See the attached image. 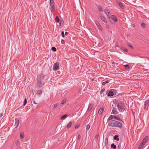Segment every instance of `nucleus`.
Segmentation results:
<instances>
[{
	"instance_id": "nucleus-1",
	"label": "nucleus",
	"mask_w": 149,
	"mask_h": 149,
	"mask_svg": "<svg viewBox=\"0 0 149 149\" xmlns=\"http://www.w3.org/2000/svg\"><path fill=\"white\" fill-rule=\"evenodd\" d=\"M108 125L109 126L112 127H117L118 128H121L122 127V124L120 122L115 120H112L108 123Z\"/></svg>"
},
{
	"instance_id": "nucleus-2",
	"label": "nucleus",
	"mask_w": 149,
	"mask_h": 149,
	"mask_svg": "<svg viewBox=\"0 0 149 149\" xmlns=\"http://www.w3.org/2000/svg\"><path fill=\"white\" fill-rule=\"evenodd\" d=\"M42 75V74L41 75L40 74V75L37 76V80L38 82L37 85L39 87H41L44 85V83L43 82V78Z\"/></svg>"
},
{
	"instance_id": "nucleus-3",
	"label": "nucleus",
	"mask_w": 149,
	"mask_h": 149,
	"mask_svg": "<svg viewBox=\"0 0 149 149\" xmlns=\"http://www.w3.org/2000/svg\"><path fill=\"white\" fill-rule=\"evenodd\" d=\"M50 4L49 9L51 12H52L54 11L55 9L54 3L53 0H50Z\"/></svg>"
},
{
	"instance_id": "nucleus-4",
	"label": "nucleus",
	"mask_w": 149,
	"mask_h": 149,
	"mask_svg": "<svg viewBox=\"0 0 149 149\" xmlns=\"http://www.w3.org/2000/svg\"><path fill=\"white\" fill-rule=\"evenodd\" d=\"M59 69V63L58 62H56L54 64L53 67V70L55 71H56Z\"/></svg>"
},
{
	"instance_id": "nucleus-5",
	"label": "nucleus",
	"mask_w": 149,
	"mask_h": 149,
	"mask_svg": "<svg viewBox=\"0 0 149 149\" xmlns=\"http://www.w3.org/2000/svg\"><path fill=\"white\" fill-rule=\"evenodd\" d=\"M149 106V100H146L144 102L143 109L145 110H147L148 109V107Z\"/></svg>"
},
{
	"instance_id": "nucleus-6",
	"label": "nucleus",
	"mask_w": 149,
	"mask_h": 149,
	"mask_svg": "<svg viewBox=\"0 0 149 149\" xmlns=\"http://www.w3.org/2000/svg\"><path fill=\"white\" fill-rule=\"evenodd\" d=\"M116 91V90L114 89L110 90L108 93V96L110 97L114 95V92Z\"/></svg>"
},
{
	"instance_id": "nucleus-7",
	"label": "nucleus",
	"mask_w": 149,
	"mask_h": 149,
	"mask_svg": "<svg viewBox=\"0 0 149 149\" xmlns=\"http://www.w3.org/2000/svg\"><path fill=\"white\" fill-rule=\"evenodd\" d=\"M116 104L117 107L124 106V103H123L120 100H117Z\"/></svg>"
},
{
	"instance_id": "nucleus-8",
	"label": "nucleus",
	"mask_w": 149,
	"mask_h": 149,
	"mask_svg": "<svg viewBox=\"0 0 149 149\" xmlns=\"http://www.w3.org/2000/svg\"><path fill=\"white\" fill-rule=\"evenodd\" d=\"M95 23L98 29L101 30V31H102L103 29L102 27L100 25L99 23L96 20L95 21Z\"/></svg>"
},
{
	"instance_id": "nucleus-9",
	"label": "nucleus",
	"mask_w": 149,
	"mask_h": 149,
	"mask_svg": "<svg viewBox=\"0 0 149 149\" xmlns=\"http://www.w3.org/2000/svg\"><path fill=\"white\" fill-rule=\"evenodd\" d=\"M15 128L14 130V131L15 130V129L17 128L19 124V121L18 119V118H15Z\"/></svg>"
},
{
	"instance_id": "nucleus-10",
	"label": "nucleus",
	"mask_w": 149,
	"mask_h": 149,
	"mask_svg": "<svg viewBox=\"0 0 149 149\" xmlns=\"http://www.w3.org/2000/svg\"><path fill=\"white\" fill-rule=\"evenodd\" d=\"M118 108V110L120 112H123L125 109V108L124 107V106H119V107H117Z\"/></svg>"
},
{
	"instance_id": "nucleus-11",
	"label": "nucleus",
	"mask_w": 149,
	"mask_h": 149,
	"mask_svg": "<svg viewBox=\"0 0 149 149\" xmlns=\"http://www.w3.org/2000/svg\"><path fill=\"white\" fill-rule=\"evenodd\" d=\"M110 19L114 22V23L117 21V20L116 16L114 15H112L110 17Z\"/></svg>"
},
{
	"instance_id": "nucleus-12",
	"label": "nucleus",
	"mask_w": 149,
	"mask_h": 149,
	"mask_svg": "<svg viewBox=\"0 0 149 149\" xmlns=\"http://www.w3.org/2000/svg\"><path fill=\"white\" fill-rule=\"evenodd\" d=\"M113 118H114L115 119H116L118 121H121V122H123V120L121 119L119 116H114L113 115Z\"/></svg>"
},
{
	"instance_id": "nucleus-13",
	"label": "nucleus",
	"mask_w": 149,
	"mask_h": 149,
	"mask_svg": "<svg viewBox=\"0 0 149 149\" xmlns=\"http://www.w3.org/2000/svg\"><path fill=\"white\" fill-rule=\"evenodd\" d=\"M118 113V112L117 111L116 108H113L112 109V111L111 113H112L113 114H117Z\"/></svg>"
},
{
	"instance_id": "nucleus-14",
	"label": "nucleus",
	"mask_w": 149,
	"mask_h": 149,
	"mask_svg": "<svg viewBox=\"0 0 149 149\" xmlns=\"http://www.w3.org/2000/svg\"><path fill=\"white\" fill-rule=\"evenodd\" d=\"M100 18L101 19V20L104 22L105 23H107V20H106L105 18L103 16H101L100 17Z\"/></svg>"
},
{
	"instance_id": "nucleus-15",
	"label": "nucleus",
	"mask_w": 149,
	"mask_h": 149,
	"mask_svg": "<svg viewBox=\"0 0 149 149\" xmlns=\"http://www.w3.org/2000/svg\"><path fill=\"white\" fill-rule=\"evenodd\" d=\"M104 12L107 15V16H109L110 15V13L109 12L108 10L105 9L104 10Z\"/></svg>"
},
{
	"instance_id": "nucleus-16",
	"label": "nucleus",
	"mask_w": 149,
	"mask_h": 149,
	"mask_svg": "<svg viewBox=\"0 0 149 149\" xmlns=\"http://www.w3.org/2000/svg\"><path fill=\"white\" fill-rule=\"evenodd\" d=\"M148 136H146L143 139V141L145 143H146L147 142L148 140Z\"/></svg>"
},
{
	"instance_id": "nucleus-17",
	"label": "nucleus",
	"mask_w": 149,
	"mask_h": 149,
	"mask_svg": "<svg viewBox=\"0 0 149 149\" xmlns=\"http://www.w3.org/2000/svg\"><path fill=\"white\" fill-rule=\"evenodd\" d=\"M93 104H89L88 105V110H91L93 107Z\"/></svg>"
},
{
	"instance_id": "nucleus-18",
	"label": "nucleus",
	"mask_w": 149,
	"mask_h": 149,
	"mask_svg": "<svg viewBox=\"0 0 149 149\" xmlns=\"http://www.w3.org/2000/svg\"><path fill=\"white\" fill-rule=\"evenodd\" d=\"M118 136L117 135H116L113 137V139L116 140L117 141H118L119 140V138H118Z\"/></svg>"
},
{
	"instance_id": "nucleus-19",
	"label": "nucleus",
	"mask_w": 149,
	"mask_h": 149,
	"mask_svg": "<svg viewBox=\"0 0 149 149\" xmlns=\"http://www.w3.org/2000/svg\"><path fill=\"white\" fill-rule=\"evenodd\" d=\"M72 125V122H69V123L67 125L66 127L68 129H69L71 127Z\"/></svg>"
},
{
	"instance_id": "nucleus-20",
	"label": "nucleus",
	"mask_w": 149,
	"mask_h": 149,
	"mask_svg": "<svg viewBox=\"0 0 149 149\" xmlns=\"http://www.w3.org/2000/svg\"><path fill=\"white\" fill-rule=\"evenodd\" d=\"M124 66L125 67V69L126 70H127L129 69L130 68V66L127 64L124 65Z\"/></svg>"
},
{
	"instance_id": "nucleus-21",
	"label": "nucleus",
	"mask_w": 149,
	"mask_h": 149,
	"mask_svg": "<svg viewBox=\"0 0 149 149\" xmlns=\"http://www.w3.org/2000/svg\"><path fill=\"white\" fill-rule=\"evenodd\" d=\"M103 111V108H100L99 109L98 111V113L99 114H100L102 113Z\"/></svg>"
},
{
	"instance_id": "nucleus-22",
	"label": "nucleus",
	"mask_w": 149,
	"mask_h": 149,
	"mask_svg": "<svg viewBox=\"0 0 149 149\" xmlns=\"http://www.w3.org/2000/svg\"><path fill=\"white\" fill-rule=\"evenodd\" d=\"M111 148L114 149H115L116 148V146L114 143H112L111 145Z\"/></svg>"
},
{
	"instance_id": "nucleus-23",
	"label": "nucleus",
	"mask_w": 149,
	"mask_h": 149,
	"mask_svg": "<svg viewBox=\"0 0 149 149\" xmlns=\"http://www.w3.org/2000/svg\"><path fill=\"white\" fill-rule=\"evenodd\" d=\"M97 9L100 12L102 11L103 10L101 6H99L97 7Z\"/></svg>"
},
{
	"instance_id": "nucleus-24",
	"label": "nucleus",
	"mask_w": 149,
	"mask_h": 149,
	"mask_svg": "<svg viewBox=\"0 0 149 149\" xmlns=\"http://www.w3.org/2000/svg\"><path fill=\"white\" fill-rule=\"evenodd\" d=\"M113 118V115H111L108 118L107 120H110L112 119V118Z\"/></svg>"
},
{
	"instance_id": "nucleus-25",
	"label": "nucleus",
	"mask_w": 149,
	"mask_h": 149,
	"mask_svg": "<svg viewBox=\"0 0 149 149\" xmlns=\"http://www.w3.org/2000/svg\"><path fill=\"white\" fill-rule=\"evenodd\" d=\"M20 137L21 139H22L24 138V134L23 133L21 132L20 134Z\"/></svg>"
},
{
	"instance_id": "nucleus-26",
	"label": "nucleus",
	"mask_w": 149,
	"mask_h": 149,
	"mask_svg": "<svg viewBox=\"0 0 149 149\" xmlns=\"http://www.w3.org/2000/svg\"><path fill=\"white\" fill-rule=\"evenodd\" d=\"M110 81L109 80H107L104 82H103L102 83V85H105L106 84H107Z\"/></svg>"
},
{
	"instance_id": "nucleus-27",
	"label": "nucleus",
	"mask_w": 149,
	"mask_h": 149,
	"mask_svg": "<svg viewBox=\"0 0 149 149\" xmlns=\"http://www.w3.org/2000/svg\"><path fill=\"white\" fill-rule=\"evenodd\" d=\"M67 116V114H65V115H63V116H62L61 117V120L63 119L64 118H66Z\"/></svg>"
},
{
	"instance_id": "nucleus-28",
	"label": "nucleus",
	"mask_w": 149,
	"mask_h": 149,
	"mask_svg": "<svg viewBox=\"0 0 149 149\" xmlns=\"http://www.w3.org/2000/svg\"><path fill=\"white\" fill-rule=\"evenodd\" d=\"M55 21L57 23H58L59 22V18H58V17L56 16L55 19Z\"/></svg>"
},
{
	"instance_id": "nucleus-29",
	"label": "nucleus",
	"mask_w": 149,
	"mask_h": 149,
	"mask_svg": "<svg viewBox=\"0 0 149 149\" xmlns=\"http://www.w3.org/2000/svg\"><path fill=\"white\" fill-rule=\"evenodd\" d=\"M90 128V125H89L88 124L86 125V130L87 131Z\"/></svg>"
},
{
	"instance_id": "nucleus-30",
	"label": "nucleus",
	"mask_w": 149,
	"mask_h": 149,
	"mask_svg": "<svg viewBox=\"0 0 149 149\" xmlns=\"http://www.w3.org/2000/svg\"><path fill=\"white\" fill-rule=\"evenodd\" d=\"M118 5H119V6L121 7V8H122V7H123V6L122 4V3L121 2H119L118 3Z\"/></svg>"
},
{
	"instance_id": "nucleus-31",
	"label": "nucleus",
	"mask_w": 149,
	"mask_h": 149,
	"mask_svg": "<svg viewBox=\"0 0 149 149\" xmlns=\"http://www.w3.org/2000/svg\"><path fill=\"white\" fill-rule=\"evenodd\" d=\"M66 101V100L65 99H64L61 102V104H63L65 103Z\"/></svg>"
},
{
	"instance_id": "nucleus-32",
	"label": "nucleus",
	"mask_w": 149,
	"mask_h": 149,
	"mask_svg": "<svg viewBox=\"0 0 149 149\" xmlns=\"http://www.w3.org/2000/svg\"><path fill=\"white\" fill-rule=\"evenodd\" d=\"M52 50L54 52H56V49L54 47H52L51 48Z\"/></svg>"
},
{
	"instance_id": "nucleus-33",
	"label": "nucleus",
	"mask_w": 149,
	"mask_h": 149,
	"mask_svg": "<svg viewBox=\"0 0 149 149\" xmlns=\"http://www.w3.org/2000/svg\"><path fill=\"white\" fill-rule=\"evenodd\" d=\"M38 94L40 95H41L42 93V91L41 90H39L38 91Z\"/></svg>"
},
{
	"instance_id": "nucleus-34",
	"label": "nucleus",
	"mask_w": 149,
	"mask_h": 149,
	"mask_svg": "<svg viewBox=\"0 0 149 149\" xmlns=\"http://www.w3.org/2000/svg\"><path fill=\"white\" fill-rule=\"evenodd\" d=\"M27 102V100L26 99V98H25V100H24V103L23 104V105L25 106Z\"/></svg>"
},
{
	"instance_id": "nucleus-35",
	"label": "nucleus",
	"mask_w": 149,
	"mask_h": 149,
	"mask_svg": "<svg viewBox=\"0 0 149 149\" xmlns=\"http://www.w3.org/2000/svg\"><path fill=\"white\" fill-rule=\"evenodd\" d=\"M141 26L142 27H143V28L145 27L146 26L145 24L144 23H141Z\"/></svg>"
},
{
	"instance_id": "nucleus-36",
	"label": "nucleus",
	"mask_w": 149,
	"mask_h": 149,
	"mask_svg": "<svg viewBox=\"0 0 149 149\" xmlns=\"http://www.w3.org/2000/svg\"><path fill=\"white\" fill-rule=\"evenodd\" d=\"M105 143L106 144H108V139L107 137H106L105 139Z\"/></svg>"
},
{
	"instance_id": "nucleus-37",
	"label": "nucleus",
	"mask_w": 149,
	"mask_h": 149,
	"mask_svg": "<svg viewBox=\"0 0 149 149\" xmlns=\"http://www.w3.org/2000/svg\"><path fill=\"white\" fill-rule=\"evenodd\" d=\"M61 35H62V37L63 38L64 37H65V35L64 34V32L63 31H62L61 32Z\"/></svg>"
},
{
	"instance_id": "nucleus-38",
	"label": "nucleus",
	"mask_w": 149,
	"mask_h": 149,
	"mask_svg": "<svg viewBox=\"0 0 149 149\" xmlns=\"http://www.w3.org/2000/svg\"><path fill=\"white\" fill-rule=\"evenodd\" d=\"M80 126V125L79 124H77L76 125L75 127V129H77Z\"/></svg>"
},
{
	"instance_id": "nucleus-39",
	"label": "nucleus",
	"mask_w": 149,
	"mask_h": 149,
	"mask_svg": "<svg viewBox=\"0 0 149 149\" xmlns=\"http://www.w3.org/2000/svg\"><path fill=\"white\" fill-rule=\"evenodd\" d=\"M121 144L120 143L118 145L117 149H120Z\"/></svg>"
},
{
	"instance_id": "nucleus-40",
	"label": "nucleus",
	"mask_w": 149,
	"mask_h": 149,
	"mask_svg": "<svg viewBox=\"0 0 149 149\" xmlns=\"http://www.w3.org/2000/svg\"><path fill=\"white\" fill-rule=\"evenodd\" d=\"M122 49L126 52H127L128 51L127 49L126 48H123Z\"/></svg>"
},
{
	"instance_id": "nucleus-41",
	"label": "nucleus",
	"mask_w": 149,
	"mask_h": 149,
	"mask_svg": "<svg viewBox=\"0 0 149 149\" xmlns=\"http://www.w3.org/2000/svg\"><path fill=\"white\" fill-rule=\"evenodd\" d=\"M104 89H102L100 92V94H101L102 93H103V92L104 91Z\"/></svg>"
},
{
	"instance_id": "nucleus-42",
	"label": "nucleus",
	"mask_w": 149,
	"mask_h": 149,
	"mask_svg": "<svg viewBox=\"0 0 149 149\" xmlns=\"http://www.w3.org/2000/svg\"><path fill=\"white\" fill-rule=\"evenodd\" d=\"M129 47L131 48L132 49H134V48L133 47V46L131 45H128Z\"/></svg>"
},
{
	"instance_id": "nucleus-43",
	"label": "nucleus",
	"mask_w": 149,
	"mask_h": 149,
	"mask_svg": "<svg viewBox=\"0 0 149 149\" xmlns=\"http://www.w3.org/2000/svg\"><path fill=\"white\" fill-rule=\"evenodd\" d=\"M61 42L62 44H64L65 43V41L63 40L62 39Z\"/></svg>"
},
{
	"instance_id": "nucleus-44",
	"label": "nucleus",
	"mask_w": 149,
	"mask_h": 149,
	"mask_svg": "<svg viewBox=\"0 0 149 149\" xmlns=\"http://www.w3.org/2000/svg\"><path fill=\"white\" fill-rule=\"evenodd\" d=\"M146 143H145L143 141L141 142V143L140 144L141 145L143 146V145Z\"/></svg>"
},
{
	"instance_id": "nucleus-45",
	"label": "nucleus",
	"mask_w": 149,
	"mask_h": 149,
	"mask_svg": "<svg viewBox=\"0 0 149 149\" xmlns=\"http://www.w3.org/2000/svg\"><path fill=\"white\" fill-rule=\"evenodd\" d=\"M143 146L142 145H141L140 144L139 147H138V148H140L141 149V148H142L143 147Z\"/></svg>"
},
{
	"instance_id": "nucleus-46",
	"label": "nucleus",
	"mask_w": 149,
	"mask_h": 149,
	"mask_svg": "<svg viewBox=\"0 0 149 149\" xmlns=\"http://www.w3.org/2000/svg\"><path fill=\"white\" fill-rule=\"evenodd\" d=\"M78 140H80L81 138V136L80 134H78Z\"/></svg>"
},
{
	"instance_id": "nucleus-47",
	"label": "nucleus",
	"mask_w": 149,
	"mask_h": 149,
	"mask_svg": "<svg viewBox=\"0 0 149 149\" xmlns=\"http://www.w3.org/2000/svg\"><path fill=\"white\" fill-rule=\"evenodd\" d=\"M58 106V104H54V108H56L57 107V106Z\"/></svg>"
},
{
	"instance_id": "nucleus-48",
	"label": "nucleus",
	"mask_w": 149,
	"mask_h": 149,
	"mask_svg": "<svg viewBox=\"0 0 149 149\" xmlns=\"http://www.w3.org/2000/svg\"><path fill=\"white\" fill-rule=\"evenodd\" d=\"M3 113H0V117L1 118L3 116Z\"/></svg>"
},
{
	"instance_id": "nucleus-49",
	"label": "nucleus",
	"mask_w": 149,
	"mask_h": 149,
	"mask_svg": "<svg viewBox=\"0 0 149 149\" xmlns=\"http://www.w3.org/2000/svg\"><path fill=\"white\" fill-rule=\"evenodd\" d=\"M106 26V28L107 29H109V25H108V24H107Z\"/></svg>"
},
{
	"instance_id": "nucleus-50",
	"label": "nucleus",
	"mask_w": 149,
	"mask_h": 149,
	"mask_svg": "<svg viewBox=\"0 0 149 149\" xmlns=\"http://www.w3.org/2000/svg\"><path fill=\"white\" fill-rule=\"evenodd\" d=\"M98 137H99V135H98V134H97V135H96L95 136V139H97V138H98Z\"/></svg>"
},
{
	"instance_id": "nucleus-51",
	"label": "nucleus",
	"mask_w": 149,
	"mask_h": 149,
	"mask_svg": "<svg viewBox=\"0 0 149 149\" xmlns=\"http://www.w3.org/2000/svg\"><path fill=\"white\" fill-rule=\"evenodd\" d=\"M68 34V32H65V35H66V36H67V35Z\"/></svg>"
},
{
	"instance_id": "nucleus-52",
	"label": "nucleus",
	"mask_w": 149,
	"mask_h": 149,
	"mask_svg": "<svg viewBox=\"0 0 149 149\" xmlns=\"http://www.w3.org/2000/svg\"><path fill=\"white\" fill-rule=\"evenodd\" d=\"M33 103L35 104H37V103H36V102H35V100H33Z\"/></svg>"
},
{
	"instance_id": "nucleus-53",
	"label": "nucleus",
	"mask_w": 149,
	"mask_h": 149,
	"mask_svg": "<svg viewBox=\"0 0 149 149\" xmlns=\"http://www.w3.org/2000/svg\"><path fill=\"white\" fill-rule=\"evenodd\" d=\"M115 63H114V62H112V65H115Z\"/></svg>"
},
{
	"instance_id": "nucleus-54",
	"label": "nucleus",
	"mask_w": 149,
	"mask_h": 149,
	"mask_svg": "<svg viewBox=\"0 0 149 149\" xmlns=\"http://www.w3.org/2000/svg\"><path fill=\"white\" fill-rule=\"evenodd\" d=\"M15 143H16V145H18V143H16V142Z\"/></svg>"
},
{
	"instance_id": "nucleus-55",
	"label": "nucleus",
	"mask_w": 149,
	"mask_h": 149,
	"mask_svg": "<svg viewBox=\"0 0 149 149\" xmlns=\"http://www.w3.org/2000/svg\"><path fill=\"white\" fill-rule=\"evenodd\" d=\"M138 149H141L139 148H138Z\"/></svg>"
},
{
	"instance_id": "nucleus-56",
	"label": "nucleus",
	"mask_w": 149,
	"mask_h": 149,
	"mask_svg": "<svg viewBox=\"0 0 149 149\" xmlns=\"http://www.w3.org/2000/svg\"><path fill=\"white\" fill-rule=\"evenodd\" d=\"M32 91V92H33V90Z\"/></svg>"
},
{
	"instance_id": "nucleus-57",
	"label": "nucleus",
	"mask_w": 149,
	"mask_h": 149,
	"mask_svg": "<svg viewBox=\"0 0 149 149\" xmlns=\"http://www.w3.org/2000/svg\"><path fill=\"white\" fill-rule=\"evenodd\" d=\"M32 91V92H33V90Z\"/></svg>"
}]
</instances>
